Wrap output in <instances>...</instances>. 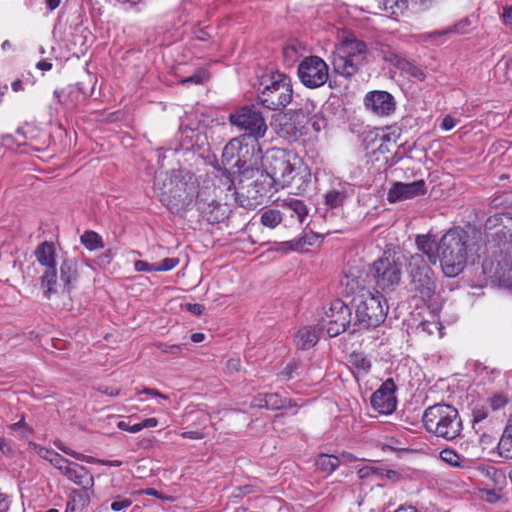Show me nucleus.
I'll return each mask as SVG.
<instances>
[{
	"mask_svg": "<svg viewBox=\"0 0 512 512\" xmlns=\"http://www.w3.org/2000/svg\"><path fill=\"white\" fill-rule=\"evenodd\" d=\"M300 82L307 88L323 86L329 78V67L319 56L311 55L301 60L297 68Z\"/></svg>",
	"mask_w": 512,
	"mask_h": 512,
	"instance_id": "nucleus-11",
	"label": "nucleus"
},
{
	"mask_svg": "<svg viewBox=\"0 0 512 512\" xmlns=\"http://www.w3.org/2000/svg\"><path fill=\"white\" fill-rule=\"evenodd\" d=\"M54 98L57 102L69 109L75 108L85 99V95L80 87L69 86L66 89L55 90Z\"/></svg>",
	"mask_w": 512,
	"mask_h": 512,
	"instance_id": "nucleus-24",
	"label": "nucleus"
},
{
	"mask_svg": "<svg viewBox=\"0 0 512 512\" xmlns=\"http://www.w3.org/2000/svg\"><path fill=\"white\" fill-rule=\"evenodd\" d=\"M256 164L257 160L255 162H252L251 160H239L236 165L238 168L240 183L256 178L255 180L250 181V183L263 198L271 192L272 188L276 190V183L266 174V172H264V170H260Z\"/></svg>",
	"mask_w": 512,
	"mask_h": 512,
	"instance_id": "nucleus-14",
	"label": "nucleus"
},
{
	"mask_svg": "<svg viewBox=\"0 0 512 512\" xmlns=\"http://www.w3.org/2000/svg\"><path fill=\"white\" fill-rule=\"evenodd\" d=\"M422 422L427 432L448 441L459 437L463 430L458 410L445 403H437L426 408Z\"/></svg>",
	"mask_w": 512,
	"mask_h": 512,
	"instance_id": "nucleus-5",
	"label": "nucleus"
},
{
	"mask_svg": "<svg viewBox=\"0 0 512 512\" xmlns=\"http://www.w3.org/2000/svg\"><path fill=\"white\" fill-rule=\"evenodd\" d=\"M308 120H305V116L301 111H292L290 109L281 118L279 124L278 134L280 137L294 142L307 134Z\"/></svg>",
	"mask_w": 512,
	"mask_h": 512,
	"instance_id": "nucleus-17",
	"label": "nucleus"
},
{
	"mask_svg": "<svg viewBox=\"0 0 512 512\" xmlns=\"http://www.w3.org/2000/svg\"><path fill=\"white\" fill-rule=\"evenodd\" d=\"M471 25V21L468 18H464L460 20L458 23H456L453 26H450L447 29L434 31L429 34L430 38H435L439 36H443L449 33H457V34H467L469 32V27Z\"/></svg>",
	"mask_w": 512,
	"mask_h": 512,
	"instance_id": "nucleus-38",
	"label": "nucleus"
},
{
	"mask_svg": "<svg viewBox=\"0 0 512 512\" xmlns=\"http://www.w3.org/2000/svg\"><path fill=\"white\" fill-rule=\"evenodd\" d=\"M231 125L244 130L247 140L263 138L267 132L266 121L258 108L254 105L242 106L229 115Z\"/></svg>",
	"mask_w": 512,
	"mask_h": 512,
	"instance_id": "nucleus-10",
	"label": "nucleus"
},
{
	"mask_svg": "<svg viewBox=\"0 0 512 512\" xmlns=\"http://www.w3.org/2000/svg\"><path fill=\"white\" fill-rule=\"evenodd\" d=\"M60 273L59 280L57 279L58 291L54 295L61 294L69 297L71 290L75 286L79 278V263L75 257H70L67 254L62 255L58 259Z\"/></svg>",
	"mask_w": 512,
	"mask_h": 512,
	"instance_id": "nucleus-16",
	"label": "nucleus"
},
{
	"mask_svg": "<svg viewBox=\"0 0 512 512\" xmlns=\"http://www.w3.org/2000/svg\"><path fill=\"white\" fill-rule=\"evenodd\" d=\"M332 66L336 74L345 78H350L356 74L361 67L357 62L355 63L350 58L344 57V54H342L338 49L333 54Z\"/></svg>",
	"mask_w": 512,
	"mask_h": 512,
	"instance_id": "nucleus-25",
	"label": "nucleus"
},
{
	"mask_svg": "<svg viewBox=\"0 0 512 512\" xmlns=\"http://www.w3.org/2000/svg\"><path fill=\"white\" fill-rule=\"evenodd\" d=\"M497 245L512 243V215L504 216L503 225L492 235Z\"/></svg>",
	"mask_w": 512,
	"mask_h": 512,
	"instance_id": "nucleus-33",
	"label": "nucleus"
},
{
	"mask_svg": "<svg viewBox=\"0 0 512 512\" xmlns=\"http://www.w3.org/2000/svg\"><path fill=\"white\" fill-rule=\"evenodd\" d=\"M380 9L398 16L407 8V0H377Z\"/></svg>",
	"mask_w": 512,
	"mask_h": 512,
	"instance_id": "nucleus-41",
	"label": "nucleus"
},
{
	"mask_svg": "<svg viewBox=\"0 0 512 512\" xmlns=\"http://www.w3.org/2000/svg\"><path fill=\"white\" fill-rule=\"evenodd\" d=\"M156 347L163 353L170 354L173 356H177L182 352V347L177 344H168V343L158 342L156 344Z\"/></svg>",
	"mask_w": 512,
	"mask_h": 512,
	"instance_id": "nucleus-55",
	"label": "nucleus"
},
{
	"mask_svg": "<svg viewBox=\"0 0 512 512\" xmlns=\"http://www.w3.org/2000/svg\"><path fill=\"white\" fill-rule=\"evenodd\" d=\"M298 368V363L293 361L281 371L280 376L283 379L290 380L296 376V370Z\"/></svg>",
	"mask_w": 512,
	"mask_h": 512,
	"instance_id": "nucleus-59",
	"label": "nucleus"
},
{
	"mask_svg": "<svg viewBox=\"0 0 512 512\" xmlns=\"http://www.w3.org/2000/svg\"><path fill=\"white\" fill-rule=\"evenodd\" d=\"M487 403L491 410L498 411L507 406L509 397L504 392H495L487 398Z\"/></svg>",
	"mask_w": 512,
	"mask_h": 512,
	"instance_id": "nucleus-44",
	"label": "nucleus"
},
{
	"mask_svg": "<svg viewBox=\"0 0 512 512\" xmlns=\"http://www.w3.org/2000/svg\"><path fill=\"white\" fill-rule=\"evenodd\" d=\"M64 475L76 485L88 487L93 484V477L89 470L77 463H72L68 469L65 470Z\"/></svg>",
	"mask_w": 512,
	"mask_h": 512,
	"instance_id": "nucleus-28",
	"label": "nucleus"
},
{
	"mask_svg": "<svg viewBox=\"0 0 512 512\" xmlns=\"http://www.w3.org/2000/svg\"><path fill=\"white\" fill-rule=\"evenodd\" d=\"M337 49L344 54V57L350 58L361 66L366 63L368 49L366 43L362 40L353 36L346 37Z\"/></svg>",
	"mask_w": 512,
	"mask_h": 512,
	"instance_id": "nucleus-23",
	"label": "nucleus"
},
{
	"mask_svg": "<svg viewBox=\"0 0 512 512\" xmlns=\"http://www.w3.org/2000/svg\"><path fill=\"white\" fill-rule=\"evenodd\" d=\"M134 269H135L137 272H152V271H157V267H156L155 263H148V262L143 261V260H137V261H135V263H134Z\"/></svg>",
	"mask_w": 512,
	"mask_h": 512,
	"instance_id": "nucleus-60",
	"label": "nucleus"
},
{
	"mask_svg": "<svg viewBox=\"0 0 512 512\" xmlns=\"http://www.w3.org/2000/svg\"><path fill=\"white\" fill-rule=\"evenodd\" d=\"M376 50L385 62H388L394 65L395 67L398 66V64L403 58L400 54H398L395 51V49L384 43H377Z\"/></svg>",
	"mask_w": 512,
	"mask_h": 512,
	"instance_id": "nucleus-39",
	"label": "nucleus"
},
{
	"mask_svg": "<svg viewBox=\"0 0 512 512\" xmlns=\"http://www.w3.org/2000/svg\"><path fill=\"white\" fill-rule=\"evenodd\" d=\"M441 459L450 464L451 466H460L461 457L460 455L453 449L445 448L440 452Z\"/></svg>",
	"mask_w": 512,
	"mask_h": 512,
	"instance_id": "nucleus-48",
	"label": "nucleus"
},
{
	"mask_svg": "<svg viewBox=\"0 0 512 512\" xmlns=\"http://www.w3.org/2000/svg\"><path fill=\"white\" fill-rule=\"evenodd\" d=\"M400 478H401V475L399 472H397L395 470H389V469L382 468L381 481L388 480L391 482H397L400 480Z\"/></svg>",
	"mask_w": 512,
	"mask_h": 512,
	"instance_id": "nucleus-62",
	"label": "nucleus"
},
{
	"mask_svg": "<svg viewBox=\"0 0 512 512\" xmlns=\"http://www.w3.org/2000/svg\"><path fill=\"white\" fill-rule=\"evenodd\" d=\"M195 205L201 217L210 224H217L228 218L231 209L227 204L218 202L215 198L214 189H201L195 200Z\"/></svg>",
	"mask_w": 512,
	"mask_h": 512,
	"instance_id": "nucleus-12",
	"label": "nucleus"
},
{
	"mask_svg": "<svg viewBox=\"0 0 512 512\" xmlns=\"http://www.w3.org/2000/svg\"><path fill=\"white\" fill-rule=\"evenodd\" d=\"M240 184L241 185L236 194L239 198H246V200H241V205L244 207H250L259 204L262 197L253 185L250 182L247 184H244V182Z\"/></svg>",
	"mask_w": 512,
	"mask_h": 512,
	"instance_id": "nucleus-32",
	"label": "nucleus"
},
{
	"mask_svg": "<svg viewBox=\"0 0 512 512\" xmlns=\"http://www.w3.org/2000/svg\"><path fill=\"white\" fill-rule=\"evenodd\" d=\"M251 405L277 411L296 407L297 403L293 399L281 397L278 393H259L253 398Z\"/></svg>",
	"mask_w": 512,
	"mask_h": 512,
	"instance_id": "nucleus-22",
	"label": "nucleus"
},
{
	"mask_svg": "<svg viewBox=\"0 0 512 512\" xmlns=\"http://www.w3.org/2000/svg\"><path fill=\"white\" fill-rule=\"evenodd\" d=\"M472 428L482 437L486 436L485 429L491 424L492 419L488 415V407L485 405H477L472 409Z\"/></svg>",
	"mask_w": 512,
	"mask_h": 512,
	"instance_id": "nucleus-29",
	"label": "nucleus"
},
{
	"mask_svg": "<svg viewBox=\"0 0 512 512\" xmlns=\"http://www.w3.org/2000/svg\"><path fill=\"white\" fill-rule=\"evenodd\" d=\"M400 129L395 127H387L386 131L380 137V144L378 146V151L380 153H387L390 151L391 145H396L398 139L400 138Z\"/></svg>",
	"mask_w": 512,
	"mask_h": 512,
	"instance_id": "nucleus-34",
	"label": "nucleus"
},
{
	"mask_svg": "<svg viewBox=\"0 0 512 512\" xmlns=\"http://www.w3.org/2000/svg\"><path fill=\"white\" fill-rule=\"evenodd\" d=\"M28 447L31 451H33L35 454H37L39 457H41L42 459H45L47 461H50V459L52 458V456L54 455V453L56 451L52 450V449H48L46 447H43L33 441H30L28 443Z\"/></svg>",
	"mask_w": 512,
	"mask_h": 512,
	"instance_id": "nucleus-49",
	"label": "nucleus"
},
{
	"mask_svg": "<svg viewBox=\"0 0 512 512\" xmlns=\"http://www.w3.org/2000/svg\"><path fill=\"white\" fill-rule=\"evenodd\" d=\"M284 244L288 247L289 250L298 251L304 250L307 241L305 237H300L291 241H287Z\"/></svg>",
	"mask_w": 512,
	"mask_h": 512,
	"instance_id": "nucleus-61",
	"label": "nucleus"
},
{
	"mask_svg": "<svg viewBox=\"0 0 512 512\" xmlns=\"http://www.w3.org/2000/svg\"><path fill=\"white\" fill-rule=\"evenodd\" d=\"M247 140L246 135H242L231 139L224 147L222 152V164L224 166L230 165L233 168H237V162L246 161L242 159L246 154L249 153L248 143H244Z\"/></svg>",
	"mask_w": 512,
	"mask_h": 512,
	"instance_id": "nucleus-21",
	"label": "nucleus"
},
{
	"mask_svg": "<svg viewBox=\"0 0 512 512\" xmlns=\"http://www.w3.org/2000/svg\"><path fill=\"white\" fill-rule=\"evenodd\" d=\"M259 90L258 102L265 108L276 111L282 110L289 105L293 99V86L291 78L279 71L273 72L264 80Z\"/></svg>",
	"mask_w": 512,
	"mask_h": 512,
	"instance_id": "nucleus-6",
	"label": "nucleus"
},
{
	"mask_svg": "<svg viewBox=\"0 0 512 512\" xmlns=\"http://www.w3.org/2000/svg\"><path fill=\"white\" fill-rule=\"evenodd\" d=\"M469 235L462 228L449 229L437 244L443 273L455 277L466 266Z\"/></svg>",
	"mask_w": 512,
	"mask_h": 512,
	"instance_id": "nucleus-4",
	"label": "nucleus"
},
{
	"mask_svg": "<svg viewBox=\"0 0 512 512\" xmlns=\"http://www.w3.org/2000/svg\"><path fill=\"white\" fill-rule=\"evenodd\" d=\"M396 68L400 69L401 71L420 81H423L426 77L424 71L420 67L416 66L415 64L408 61L404 57L402 58V60L400 61Z\"/></svg>",
	"mask_w": 512,
	"mask_h": 512,
	"instance_id": "nucleus-43",
	"label": "nucleus"
},
{
	"mask_svg": "<svg viewBox=\"0 0 512 512\" xmlns=\"http://www.w3.org/2000/svg\"><path fill=\"white\" fill-rule=\"evenodd\" d=\"M351 309L342 300L335 299L325 310L322 325L326 328L329 337H336L350 326Z\"/></svg>",
	"mask_w": 512,
	"mask_h": 512,
	"instance_id": "nucleus-13",
	"label": "nucleus"
},
{
	"mask_svg": "<svg viewBox=\"0 0 512 512\" xmlns=\"http://www.w3.org/2000/svg\"><path fill=\"white\" fill-rule=\"evenodd\" d=\"M396 391L393 378H387L370 397L373 410L381 415H391L397 408Z\"/></svg>",
	"mask_w": 512,
	"mask_h": 512,
	"instance_id": "nucleus-15",
	"label": "nucleus"
},
{
	"mask_svg": "<svg viewBox=\"0 0 512 512\" xmlns=\"http://www.w3.org/2000/svg\"><path fill=\"white\" fill-rule=\"evenodd\" d=\"M283 218L284 226L302 225L308 216L309 209L305 202L294 197L282 199L277 204Z\"/></svg>",
	"mask_w": 512,
	"mask_h": 512,
	"instance_id": "nucleus-19",
	"label": "nucleus"
},
{
	"mask_svg": "<svg viewBox=\"0 0 512 512\" xmlns=\"http://www.w3.org/2000/svg\"><path fill=\"white\" fill-rule=\"evenodd\" d=\"M315 465L320 471L331 474L339 467L340 459L334 455L320 454L315 460Z\"/></svg>",
	"mask_w": 512,
	"mask_h": 512,
	"instance_id": "nucleus-35",
	"label": "nucleus"
},
{
	"mask_svg": "<svg viewBox=\"0 0 512 512\" xmlns=\"http://www.w3.org/2000/svg\"><path fill=\"white\" fill-rule=\"evenodd\" d=\"M283 57L287 64H293L299 57V51L295 43H289L283 48Z\"/></svg>",
	"mask_w": 512,
	"mask_h": 512,
	"instance_id": "nucleus-52",
	"label": "nucleus"
},
{
	"mask_svg": "<svg viewBox=\"0 0 512 512\" xmlns=\"http://www.w3.org/2000/svg\"><path fill=\"white\" fill-rule=\"evenodd\" d=\"M179 264L178 258H165L160 262L155 263L157 271H170Z\"/></svg>",
	"mask_w": 512,
	"mask_h": 512,
	"instance_id": "nucleus-56",
	"label": "nucleus"
},
{
	"mask_svg": "<svg viewBox=\"0 0 512 512\" xmlns=\"http://www.w3.org/2000/svg\"><path fill=\"white\" fill-rule=\"evenodd\" d=\"M318 332L313 326H304L294 335V343L298 349L307 350L314 347L318 342Z\"/></svg>",
	"mask_w": 512,
	"mask_h": 512,
	"instance_id": "nucleus-27",
	"label": "nucleus"
},
{
	"mask_svg": "<svg viewBox=\"0 0 512 512\" xmlns=\"http://www.w3.org/2000/svg\"><path fill=\"white\" fill-rule=\"evenodd\" d=\"M510 213H501V214H495L493 216H490L486 219L484 223V229L485 231H490L495 228H500V226L503 225L504 216H509Z\"/></svg>",
	"mask_w": 512,
	"mask_h": 512,
	"instance_id": "nucleus-50",
	"label": "nucleus"
},
{
	"mask_svg": "<svg viewBox=\"0 0 512 512\" xmlns=\"http://www.w3.org/2000/svg\"><path fill=\"white\" fill-rule=\"evenodd\" d=\"M416 245L420 251L418 254H423V258L429 265H435L439 260L437 245L434 239L429 235H418L416 237Z\"/></svg>",
	"mask_w": 512,
	"mask_h": 512,
	"instance_id": "nucleus-26",
	"label": "nucleus"
},
{
	"mask_svg": "<svg viewBox=\"0 0 512 512\" xmlns=\"http://www.w3.org/2000/svg\"><path fill=\"white\" fill-rule=\"evenodd\" d=\"M352 293H356L353 302L356 307L355 322L352 333L357 330L378 327L384 322L388 313V304L385 297L378 290L365 289L358 285L354 278L347 282Z\"/></svg>",
	"mask_w": 512,
	"mask_h": 512,
	"instance_id": "nucleus-1",
	"label": "nucleus"
},
{
	"mask_svg": "<svg viewBox=\"0 0 512 512\" xmlns=\"http://www.w3.org/2000/svg\"><path fill=\"white\" fill-rule=\"evenodd\" d=\"M365 108L376 116H390L396 110V101L392 94L384 90L368 92L363 100Z\"/></svg>",
	"mask_w": 512,
	"mask_h": 512,
	"instance_id": "nucleus-18",
	"label": "nucleus"
},
{
	"mask_svg": "<svg viewBox=\"0 0 512 512\" xmlns=\"http://www.w3.org/2000/svg\"><path fill=\"white\" fill-rule=\"evenodd\" d=\"M87 500V497L85 493L79 490H74L72 494L69 496V499L67 501L65 512H74L78 508V503L81 502V505L84 506L85 502Z\"/></svg>",
	"mask_w": 512,
	"mask_h": 512,
	"instance_id": "nucleus-46",
	"label": "nucleus"
},
{
	"mask_svg": "<svg viewBox=\"0 0 512 512\" xmlns=\"http://www.w3.org/2000/svg\"><path fill=\"white\" fill-rule=\"evenodd\" d=\"M208 78H209V74H208L207 70L198 69L193 75L182 79L180 81V83L182 85H187V84L199 85V84H203L204 82H206L208 80Z\"/></svg>",
	"mask_w": 512,
	"mask_h": 512,
	"instance_id": "nucleus-47",
	"label": "nucleus"
},
{
	"mask_svg": "<svg viewBox=\"0 0 512 512\" xmlns=\"http://www.w3.org/2000/svg\"><path fill=\"white\" fill-rule=\"evenodd\" d=\"M426 184L424 180H417L411 183L396 182L387 193V200L390 203L412 199L424 195Z\"/></svg>",
	"mask_w": 512,
	"mask_h": 512,
	"instance_id": "nucleus-20",
	"label": "nucleus"
},
{
	"mask_svg": "<svg viewBox=\"0 0 512 512\" xmlns=\"http://www.w3.org/2000/svg\"><path fill=\"white\" fill-rule=\"evenodd\" d=\"M499 285L504 288L512 287V264L508 262L499 263V267L495 272Z\"/></svg>",
	"mask_w": 512,
	"mask_h": 512,
	"instance_id": "nucleus-40",
	"label": "nucleus"
},
{
	"mask_svg": "<svg viewBox=\"0 0 512 512\" xmlns=\"http://www.w3.org/2000/svg\"><path fill=\"white\" fill-rule=\"evenodd\" d=\"M186 309L193 315L200 316L204 311V306L198 303H189L186 305Z\"/></svg>",
	"mask_w": 512,
	"mask_h": 512,
	"instance_id": "nucleus-64",
	"label": "nucleus"
},
{
	"mask_svg": "<svg viewBox=\"0 0 512 512\" xmlns=\"http://www.w3.org/2000/svg\"><path fill=\"white\" fill-rule=\"evenodd\" d=\"M370 274L378 289L384 292H392L400 284L402 264L390 253H384L382 257L371 264Z\"/></svg>",
	"mask_w": 512,
	"mask_h": 512,
	"instance_id": "nucleus-8",
	"label": "nucleus"
},
{
	"mask_svg": "<svg viewBox=\"0 0 512 512\" xmlns=\"http://www.w3.org/2000/svg\"><path fill=\"white\" fill-rule=\"evenodd\" d=\"M325 204L330 208L341 207L346 200V192L344 187L339 185V188H332L328 190L325 195Z\"/></svg>",
	"mask_w": 512,
	"mask_h": 512,
	"instance_id": "nucleus-36",
	"label": "nucleus"
},
{
	"mask_svg": "<svg viewBox=\"0 0 512 512\" xmlns=\"http://www.w3.org/2000/svg\"><path fill=\"white\" fill-rule=\"evenodd\" d=\"M117 427L122 431H127L130 433H137V432L141 431V426L139 423H135V424L131 425L129 422H126V421H119L117 423Z\"/></svg>",
	"mask_w": 512,
	"mask_h": 512,
	"instance_id": "nucleus-63",
	"label": "nucleus"
},
{
	"mask_svg": "<svg viewBox=\"0 0 512 512\" xmlns=\"http://www.w3.org/2000/svg\"><path fill=\"white\" fill-rule=\"evenodd\" d=\"M317 104L310 99H306L305 102L302 104L300 108L292 109V111H301L303 113V116H305V120L309 121V118L313 114L317 113Z\"/></svg>",
	"mask_w": 512,
	"mask_h": 512,
	"instance_id": "nucleus-53",
	"label": "nucleus"
},
{
	"mask_svg": "<svg viewBox=\"0 0 512 512\" xmlns=\"http://www.w3.org/2000/svg\"><path fill=\"white\" fill-rule=\"evenodd\" d=\"M35 257L38 263L44 267L41 276V287L43 288V294L47 299H51L55 292L58 291V261L54 244L47 241L40 243L35 249Z\"/></svg>",
	"mask_w": 512,
	"mask_h": 512,
	"instance_id": "nucleus-9",
	"label": "nucleus"
},
{
	"mask_svg": "<svg viewBox=\"0 0 512 512\" xmlns=\"http://www.w3.org/2000/svg\"><path fill=\"white\" fill-rule=\"evenodd\" d=\"M51 465H53L56 469H58L62 474L65 473V470L70 467L73 462H70L68 459L60 455L58 452H55L52 458L49 461Z\"/></svg>",
	"mask_w": 512,
	"mask_h": 512,
	"instance_id": "nucleus-51",
	"label": "nucleus"
},
{
	"mask_svg": "<svg viewBox=\"0 0 512 512\" xmlns=\"http://www.w3.org/2000/svg\"><path fill=\"white\" fill-rule=\"evenodd\" d=\"M408 276L410 279V292L424 303L431 301L436 293V276L423 258V254H413L407 264Z\"/></svg>",
	"mask_w": 512,
	"mask_h": 512,
	"instance_id": "nucleus-7",
	"label": "nucleus"
},
{
	"mask_svg": "<svg viewBox=\"0 0 512 512\" xmlns=\"http://www.w3.org/2000/svg\"><path fill=\"white\" fill-rule=\"evenodd\" d=\"M260 223L270 229H274L279 224L283 223L281 212L276 208H268L261 213Z\"/></svg>",
	"mask_w": 512,
	"mask_h": 512,
	"instance_id": "nucleus-37",
	"label": "nucleus"
},
{
	"mask_svg": "<svg viewBox=\"0 0 512 512\" xmlns=\"http://www.w3.org/2000/svg\"><path fill=\"white\" fill-rule=\"evenodd\" d=\"M382 468L376 466H365L357 471V475L362 480L381 481Z\"/></svg>",
	"mask_w": 512,
	"mask_h": 512,
	"instance_id": "nucleus-45",
	"label": "nucleus"
},
{
	"mask_svg": "<svg viewBox=\"0 0 512 512\" xmlns=\"http://www.w3.org/2000/svg\"><path fill=\"white\" fill-rule=\"evenodd\" d=\"M349 363L357 371V374L361 376H366L371 371V360L364 352H352L349 355Z\"/></svg>",
	"mask_w": 512,
	"mask_h": 512,
	"instance_id": "nucleus-31",
	"label": "nucleus"
},
{
	"mask_svg": "<svg viewBox=\"0 0 512 512\" xmlns=\"http://www.w3.org/2000/svg\"><path fill=\"white\" fill-rule=\"evenodd\" d=\"M498 452L501 457L512 459V414L498 442Z\"/></svg>",
	"mask_w": 512,
	"mask_h": 512,
	"instance_id": "nucleus-30",
	"label": "nucleus"
},
{
	"mask_svg": "<svg viewBox=\"0 0 512 512\" xmlns=\"http://www.w3.org/2000/svg\"><path fill=\"white\" fill-rule=\"evenodd\" d=\"M440 329V323L436 321H421L417 326L416 330L419 332L433 334L436 330Z\"/></svg>",
	"mask_w": 512,
	"mask_h": 512,
	"instance_id": "nucleus-54",
	"label": "nucleus"
},
{
	"mask_svg": "<svg viewBox=\"0 0 512 512\" xmlns=\"http://www.w3.org/2000/svg\"><path fill=\"white\" fill-rule=\"evenodd\" d=\"M309 124H311L312 128L316 132H320L323 128L326 127V120L317 112L316 114H313L311 118H309Z\"/></svg>",
	"mask_w": 512,
	"mask_h": 512,
	"instance_id": "nucleus-58",
	"label": "nucleus"
},
{
	"mask_svg": "<svg viewBox=\"0 0 512 512\" xmlns=\"http://www.w3.org/2000/svg\"><path fill=\"white\" fill-rule=\"evenodd\" d=\"M81 244L88 250H95L104 246L102 237L94 231H86L80 237Z\"/></svg>",
	"mask_w": 512,
	"mask_h": 512,
	"instance_id": "nucleus-42",
	"label": "nucleus"
},
{
	"mask_svg": "<svg viewBox=\"0 0 512 512\" xmlns=\"http://www.w3.org/2000/svg\"><path fill=\"white\" fill-rule=\"evenodd\" d=\"M261 159L264 172L276 183V191L290 186L306 172L302 158L291 150L272 148Z\"/></svg>",
	"mask_w": 512,
	"mask_h": 512,
	"instance_id": "nucleus-2",
	"label": "nucleus"
},
{
	"mask_svg": "<svg viewBox=\"0 0 512 512\" xmlns=\"http://www.w3.org/2000/svg\"><path fill=\"white\" fill-rule=\"evenodd\" d=\"M132 505V500L129 498L118 497L114 500L110 507L114 512H119L129 508Z\"/></svg>",
	"mask_w": 512,
	"mask_h": 512,
	"instance_id": "nucleus-57",
	"label": "nucleus"
},
{
	"mask_svg": "<svg viewBox=\"0 0 512 512\" xmlns=\"http://www.w3.org/2000/svg\"><path fill=\"white\" fill-rule=\"evenodd\" d=\"M199 191V184L193 173L173 170L168 183L164 184L160 200L172 213L181 214L190 209Z\"/></svg>",
	"mask_w": 512,
	"mask_h": 512,
	"instance_id": "nucleus-3",
	"label": "nucleus"
}]
</instances>
